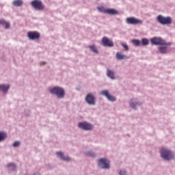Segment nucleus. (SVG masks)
I'll return each mask as SVG.
<instances>
[{
    "instance_id": "1",
    "label": "nucleus",
    "mask_w": 175,
    "mask_h": 175,
    "mask_svg": "<svg viewBox=\"0 0 175 175\" xmlns=\"http://www.w3.org/2000/svg\"><path fill=\"white\" fill-rule=\"evenodd\" d=\"M51 94H55L58 98H64L65 91L62 87H53L50 90Z\"/></svg>"
},
{
    "instance_id": "2",
    "label": "nucleus",
    "mask_w": 175,
    "mask_h": 175,
    "mask_svg": "<svg viewBox=\"0 0 175 175\" xmlns=\"http://www.w3.org/2000/svg\"><path fill=\"white\" fill-rule=\"evenodd\" d=\"M157 21L158 23H159L160 24H162L163 25H167L170 24H172V17H164L162 15H159L157 17Z\"/></svg>"
},
{
    "instance_id": "3",
    "label": "nucleus",
    "mask_w": 175,
    "mask_h": 175,
    "mask_svg": "<svg viewBox=\"0 0 175 175\" xmlns=\"http://www.w3.org/2000/svg\"><path fill=\"white\" fill-rule=\"evenodd\" d=\"M161 157L164 158V159H172V158H174V152L167 148H161Z\"/></svg>"
},
{
    "instance_id": "4",
    "label": "nucleus",
    "mask_w": 175,
    "mask_h": 175,
    "mask_svg": "<svg viewBox=\"0 0 175 175\" xmlns=\"http://www.w3.org/2000/svg\"><path fill=\"white\" fill-rule=\"evenodd\" d=\"M31 5L36 10H44L45 6L43 5V2L40 0L31 1Z\"/></svg>"
},
{
    "instance_id": "5",
    "label": "nucleus",
    "mask_w": 175,
    "mask_h": 175,
    "mask_svg": "<svg viewBox=\"0 0 175 175\" xmlns=\"http://www.w3.org/2000/svg\"><path fill=\"white\" fill-rule=\"evenodd\" d=\"M98 166L103 167V169H109L110 163L107 159H100V160H98Z\"/></svg>"
},
{
    "instance_id": "6",
    "label": "nucleus",
    "mask_w": 175,
    "mask_h": 175,
    "mask_svg": "<svg viewBox=\"0 0 175 175\" xmlns=\"http://www.w3.org/2000/svg\"><path fill=\"white\" fill-rule=\"evenodd\" d=\"M151 42L153 44H167V45L172 44V43L170 42H165V40H163L162 38H152L151 39Z\"/></svg>"
},
{
    "instance_id": "7",
    "label": "nucleus",
    "mask_w": 175,
    "mask_h": 175,
    "mask_svg": "<svg viewBox=\"0 0 175 175\" xmlns=\"http://www.w3.org/2000/svg\"><path fill=\"white\" fill-rule=\"evenodd\" d=\"M126 23H127V24H131L132 25H136L137 24H143V21L139 20L138 18H136L135 17H128L126 18Z\"/></svg>"
},
{
    "instance_id": "8",
    "label": "nucleus",
    "mask_w": 175,
    "mask_h": 175,
    "mask_svg": "<svg viewBox=\"0 0 175 175\" xmlns=\"http://www.w3.org/2000/svg\"><path fill=\"white\" fill-rule=\"evenodd\" d=\"M27 36L29 39H31V40H36L40 39V32H38V31H29L27 33Z\"/></svg>"
},
{
    "instance_id": "9",
    "label": "nucleus",
    "mask_w": 175,
    "mask_h": 175,
    "mask_svg": "<svg viewBox=\"0 0 175 175\" xmlns=\"http://www.w3.org/2000/svg\"><path fill=\"white\" fill-rule=\"evenodd\" d=\"M79 128H81L82 129H85V131H91L93 129L94 126L92 124H90V122H79Z\"/></svg>"
},
{
    "instance_id": "10",
    "label": "nucleus",
    "mask_w": 175,
    "mask_h": 175,
    "mask_svg": "<svg viewBox=\"0 0 175 175\" xmlns=\"http://www.w3.org/2000/svg\"><path fill=\"white\" fill-rule=\"evenodd\" d=\"M103 44V46H107L108 47H113L114 43L111 40V39H109L107 36H104L102 39Z\"/></svg>"
},
{
    "instance_id": "11",
    "label": "nucleus",
    "mask_w": 175,
    "mask_h": 175,
    "mask_svg": "<svg viewBox=\"0 0 175 175\" xmlns=\"http://www.w3.org/2000/svg\"><path fill=\"white\" fill-rule=\"evenodd\" d=\"M100 94L102 95H104L105 96H107L109 100H111L112 102H113L114 100H116V98H115V96H113V95H111L108 90H103Z\"/></svg>"
},
{
    "instance_id": "12",
    "label": "nucleus",
    "mask_w": 175,
    "mask_h": 175,
    "mask_svg": "<svg viewBox=\"0 0 175 175\" xmlns=\"http://www.w3.org/2000/svg\"><path fill=\"white\" fill-rule=\"evenodd\" d=\"M85 100L89 105H95L96 103L95 96L92 93L86 95Z\"/></svg>"
},
{
    "instance_id": "13",
    "label": "nucleus",
    "mask_w": 175,
    "mask_h": 175,
    "mask_svg": "<svg viewBox=\"0 0 175 175\" xmlns=\"http://www.w3.org/2000/svg\"><path fill=\"white\" fill-rule=\"evenodd\" d=\"M57 155L60 157L61 159H64V161H70V157H64V152L62 151H57Z\"/></svg>"
},
{
    "instance_id": "14",
    "label": "nucleus",
    "mask_w": 175,
    "mask_h": 175,
    "mask_svg": "<svg viewBox=\"0 0 175 175\" xmlns=\"http://www.w3.org/2000/svg\"><path fill=\"white\" fill-rule=\"evenodd\" d=\"M163 46H167V44H161V46L159 48V50L160 51V53H161L162 54H166L167 53H168V50L167 49V47H163ZM169 46H171V44H169Z\"/></svg>"
},
{
    "instance_id": "15",
    "label": "nucleus",
    "mask_w": 175,
    "mask_h": 175,
    "mask_svg": "<svg viewBox=\"0 0 175 175\" xmlns=\"http://www.w3.org/2000/svg\"><path fill=\"white\" fill-rule=\"evenodd\" d=\"M105 12V13L108 14H118L119 12H118V10H116V9H107L106 10H104Z\"/></svg>"
},
{
    "instance_id": "16",
    "label": "nucleus",
    "mask_w": 175,
    "mask_h": 175,
    "mask_svg": "<svg viewBox=\"0 0 175 175\" xmlns=\"http://www.w3.org/2000/svg\"><path fill=\"white\" fill-rule=\"evenodd\" d=\"M0 24L2 25H5V28L6 29L10 28V23L6 21L5 20H0Z\"/></svg>"
},
{
    "instance_id": "17",
    "label": "nucleus",
    "mask_w": 175,
    "mask_h": 175,
    "mask_svg": "<svg viewBox=\"0 0 175 175\" xmlns=\"http://www.w3.org/2000/svg\"><path fill=\"white\" fill-rule=\"evenodd\" d=\"M23 1L22 0H16L13 1V5L16 7L23 6Z\"/></svg>"
},
{
    "instance_id": "18",
    "label": "nucleus",
    "mask_w": 175,
    "mask_h": 175,
    "mask_svg": "<svg viewBox=\"0 0 175 175\" xmlns=\"http://www.w3.org/2000/svg\"><path fill=\"white\" fill-rule=\"evenodd\" d=\"M116 58L118 59H125L126 58H127V57L124 54H122V53L118 52L116 53Z\"/></svg>"
},
{
    "instance_id": "19",
    "label": "nucleus",
    "mask_w": 175,
    "mask_h": 175,
    "mask_svg": "<svg viewBox=\"0 0 175 175\" xmlns=\"http://www.w3.org/2000/svg\"><path fill=\"white\" fill-rule=\"evenodd\" d=\"M10 85L9 84L0 85V90H2L3 92H8Z\"/></svg>"
},
{
    "instance_id": "20",
    "label": "nucleus",
    "mask_w": 175,
    "mask_h": 175,
    "mask_svg": "<svg viewBox=\"0 0 175 175\" xmlns=\"http://www.w3.org/2000/svg\"><path fill=\"white\" fill-rule=\"evenodd\" d=\"M107 75L111 79H115V75H114L113 70H111L110 69H108L107 70Z\"/></svg>"
},
{
    "instance_id": "21",
    "label": "nucleus",
    "mask_w": 175,
    "mask_h": 175,
    "mask_svg": "<svg viewBox=\"0 0 175 175\" xmlns=\"http://www.w3.org/2000/svg\"><path fill=\"white\" fill-rule=\"evenodd\" d=\"M89 49H90V50L93 51V53H96V54H98L99 53L97 47L94 45L89 46Z\"/></svg>"
},
{
    "instance_id": "22",
    "label": "nucleus",
    "mask_w": 175,
    "mask_h": 175,
    "mask_svg": "<svg viewBox=\"0 0 175 175\" xmlns=\"http://www.w3.org/2000/svg\"><path fill=\"white\" fill-rule=\"evenodd\" d=\"M131 42L133 44H135V46H140L142 44V42L137 39H133V40H131Z\"/></svg>"
},
{
    "instance_id": "23",
    "label": "nucleus",
    "mask_w": 175,
    "mask_h": 175,
    "mask_svg": "<svg viewBox=\"0 0 175 175\" xmlns=\"http://www.w3.org/2000/svg\"><path fill=\"white\" fill-rule=\"evenodd\" d=\"M7 137V135L5 132H0V142L4 140Z\"/></svg>"
},
{
    "instance_id": "24",
    "label": "nucleus",
    "mask_w": 175,
    "mask_h": 175,
    "mask_svg": "<svg viewBox=\"0 0 175 175\" xmlns=\"http://www.w3.org/2000/svg\"><path fill=\"white\" fill-rule=\"evenodd\" d=\"M142 43L144 46H147V44H148V43H149V40H148V39L144 38L142 40Z\"/></svg>"
},
{
    "instance_id": "25",
    "label": "nucleus",
    "mask_w": 175,
    "mask_h": 175,
    "mask_svg": "<svg viewBox=\"0 0 175 175\" xmlns=\"http://www.w3.org/2000/svg\"><path fill=\"white\" fill-rule=\"evenodd\" d=\"M121 45L122 46V47H124V49L126 50V51H129V47L128 44H126V43H121Z\"/></svg>"
},
{
    "instance_id": "26",
    "label": "nucleus",
    "mask_w": 175,
    "mask_h": 175,
    "mask_svg": "<svg viewBox=\"0 0 175 175\" xmlns=\"http://www.w3.org/2000/svg\"><path fill=\"white\" fill-rule=\"evenodd\" d=\"M8 167H12V169H13V170H14V169H16V167L15 164H12V163H10V164H8Z\"/></svg>"
},
{
    "instance_id": "27",
    "label": "nucleus",
    "mask_w": 175,
    "mask_h": 175,
    "mask_svg": "<svg viewBox=\"0 0 175 175\" xmlns=\"http://www.w3.org/2000/svg\"><path fill=\"white\" fill-rule=\"evenodd\" d=\"M21 142H14L13 144L14 147H18V146H20Z\"/></svg>"
},
{
    "instance_id": "28",
    "label": "nucleus",
    "mask_w": 175,
    "mask_h": 175,
    "mask_svg": "<svg viewBox=\"0 0 175 175\" xmlns=\"http://www.w3.org/2000/svg\"><path fill=\"white\" fill-rule=\"evenodd\" d=\"M88 155H90V157H95V154L94 152H92L91 151H89L88 152H87Z\"/></svg>"
},
{
    "instance_id": "29",
    "label": "nucleus",
    "mask_w": 175,
    "mask_h": 175,
    "mask_svg": "<svg viewBox=\"0 0 175 175\" xmlns=\"http://www.w3.org/2000/svg\"><path fill=\"white\" fill-rule=\"evenodd\" d=\"M98 10L100 12H104V13H106L105 10H107V9H105L104 8H98Z\"/></svg>"
},
{
    "instance_id": "30",
    "label": "nucleus",
    "mask_w": 175,
    "mask_h": 175,
    "mask_svg": "<svg viewBox=\"0 0 175 175\" xmlns=\"http://www.w3.org/2000/svg\"><path fill=\"white\" fill-rule=\"evenodd\" d=\"M130 106L133 109H136V104L135 103H130Z\"/></svg>"
},
{
    "instance_id": "31",
    "label": "nucleus",
    "mask_w": 175,
    "mask_h": 175,
    "mask_svg": "<svg viewBox=\"0 0 175 175\" xmlns=\"http://www.w3.org/2000/svg\"><path fill=\"white\" fill-rule=\"evenodd\" d=\"M127 174H126V171H120V175H126Z\"/></svg>"
},
{
    "instance_id": "32",
    "label": "nucleus",
    "mask_w": 175,
    "mask_h": 175,
    "mask_svg": "<svg viewBox=\"0 0 175 175\" xmlns=\"http://www.w3.org/2000/svg\"><path fill=\"white\" fill-rule=\"evenodd\" d=\"M33 175H40L39 174H33Z\"/></svg>"
},
{
    "instance_id": "33",
    "label": "nucleus",
    "mask_w": 175,
    "mask_h": 175,
    "mask_svg": "<svg viewBox=\"0 0 175 175\" xmlns=\"http://www.w3.org/2000/svg\"><path fill=\"white\" fill-rule=\"evenodd\" d=\"M42 64H43V65H44V64H46V62H43Z\"/></svg>"
}]
</instances>
